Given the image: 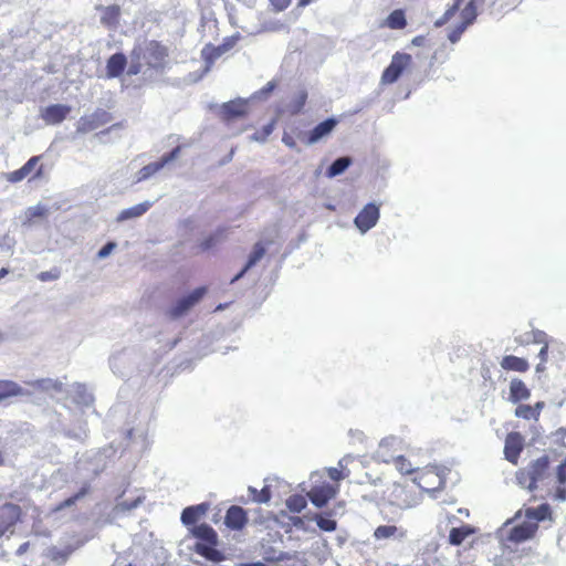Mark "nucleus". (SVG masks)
<instances>
[{
  "instance_id": "nucleus-27",
  "label": "nucleus",
  "mask_w": 566,
  "mask_h": 566,
  "mask_svg": "<svg viewBox=\"0 0 566 566\" xmlns=\"http://www.w3.org/2000/svg\"><path fill=\"white\" fill-rule=\"evenodd\" d=\"M552 511L548 504H541L538 507H528L525 510V517L528 522H535L538 525V522H542L546 518H551Z\"/></svg>"
},
{
  "instance_id": "nucleus-10",
  "label": "nucleus",
  "mask_w": 566,
  "mask_h": 566,
  "mask_svg": "<svg viewBox=\"0 0 566 566\" xmlns=\"http://www.w3.org/2000/svg\"><path fill=\"white\" fill-rule=\"evenodd\" d=\"M248 113V102L239 98L227 102L221 106L220 118L223 123L230 124L237 119L244 118Z\"/></svg>"
},
{
  "instance_id": "nucleus-11",
  "label": "nucleus",
  "mask_w": 566,
  "mask_h": 566,
  "mask_svg": "<svg viewBox=\"0 0 566 566\" xmlns=\"http://www.w3.org/2000/svg\"><path fill=\"white\" fill-rule=\"evenodd\" d=\"M525 439L517 432L512 431L506 434L504 442V457L512 464L518 463L522 451L524 450Z\"/></svg>"
},
{
  "instance_id": "nucleus-54",
  "label": "nucleus",
  "mask_w": 566,
  "mask_h": 566,
  "mask_svg": "<svg viewBox=\"0 0 566 566\" xmlns=\"http://www.w3.org/2000/svg\"><path fill=\"white\" fill-rule=\"evenodd\" d=\"M554 440L558 444L566 446V429L560 428L556 430L554 433Z\"/></svg>"
},
{
  "instance_id": "nucleus-6",
  "label": "nucleus",
  "mask_w": 566,
  "mask_h": 566,
  "mask_svg": "<svg viewBox=\"0 0 566 566\" xmlns=\"http://www.w3.org/2000/svg\"><path fill=\"white\" fill-rule=\"evenodd\" d=\"M23 511L18 504L6 502L0 505V537L13 534L14 527L22 522Z\"/></svg>"
},
{
  "instance_id": "nucleus-56",
  "label": "nucleus",
  "mask_w": 566,
  "mask_h": 566,
  "mask_svg": "<svg viewBox=\"0 0 566 566\" xmlns=\"http://www.w3.org/2000/svg\"><path fill=\"white\" fill-rule=\"evenodd\" d=\"M544 406H545V403L543 401H537L535 405L532 406L538 418L541 416V412H542Z\"/></svg>"
},
{
  "instance_id": "nucleus-26",
  "label": "nucleus",
  "mask_w": 566,
  "mask_h": 566,
  "mask_svg": "<svg viewBox=\"0 0 566 566\" xmlns=\"http://www.w3.org/2000/svg\"><path fill=\"white\" fill-rule=\"evenodd\" d=\"M265 254V248L261 242H258L253 247V251L249 255L248 262L244 268L231 280V283L241 279L248 270L254 266Z\"/></svg>"
},
{
  "instance_id": "nucleus-3",
  "label": "nucleus",
  "mask_w": 566,
  "mask_h": 566,
  "mask_svg": "<svg viewBox=\"0 0 566 566\" xmlns=\"http://www.w3.org/2000/svg\"><path fill=\"white\" fill-rule=\"evenodd\" d=\"M191 533L199 539L195 546L197 554L216 563L224 560V554L216 548L218 534L209 524L202 523L195 525Z\"/></svg>"
},
{
  "instance_id": "nucleus-48",
  "label": "nucleus",
  "mask_w": 566,
  "mask_h": 566,
  "mask_svg": "<svg viewBox=\"0 0 566 566\" xmlns=\"http://www.w3.org/2000/svg\"><path fill=\"white\" fill-rule=\"evenodd\" d=\"M468 27L469 25L464 24L463 22L458 24L448 35L450 42L457 43L461 39L463 32L467 30Z\"/></svg>"
},
{
  "instance_id": "nucleus-20",
  "label": "nucleus",
  "mask_w": 566,
  "mask_h": 566,
  "mask_svg": "<svg viewBox=\"0 0 566 566\" xmlns=\"http://www.w3.org/2000/svg\"><path fill=\"white\" fill-rule=\"evenodd\" d=\"M509 400L512 403H518L531 397V390L520 378H512L509 386Z\"/></svg>"
},
{
  "instance_id": "nucleus-5",
  "label": "nucleus",
  "mask_w": 566,
  "mask_h": 566,
  "mask_svg": "<svg viewBox=\"0 0 566 566\" xmlns=\"http://www.w3.org/2000/svg\"><path fill=\"white\" fill-rule=\"evenodd\" d=\"M411 64L412 57L410 54L396 52L391 57L390 64L384 70L380 83L382 85L394 84Z\"/></svg>"
},
{
  "instance_id": "nucleus-63",
  "label": "nucleus",
  "mask_w": 566,
  "mask_h": 566,
  "mask_svg": "<svg viewBox=\"0 0 566 566\" xmlns=\"http://www.w3.org/2000/svg\"><path fill=\"white\" fill-rule=\"evenodd\" d=\"M415 504V499L412 496H410V502L408 505L412 506Z\"/></svg>"
},
{
  "instance_id": "nucleus-51",
  "label": "nucleus",
  "mask_w": 566,
  "mask_h": 566,
  "mask_svg": "<svg viewBox=\"0 0 566 566\" xmlns=\"http://www.w3.org/2000/svg\"><path fill=\"white\" fill-rule=\"evenodd\" d=\"M48 209L43 206H36L29 209V219L42 218L46 216Z\"/></svg>"
},
{
  "instance_id": "nucleus-35",
  "label": "nucleus",
  "mask_w": 566,
  "mask_h": 566,
  "mask_svg": "<svg viewBox=\"0 0 566 566\" xmlns=\"http://www.w3.org/2000/svg\"><path fill=\"white\" fill-rule=\"evenodd\" d=\"M248 492L256 503H269L272 496L271 488L269 485L263 486L260 491L253 486H249Z\"/></svg>"
},
{
  "instance_id": "nucleus-44",
  "label": "nucleus",
  "mask_w": 566,
  "mask_h": 566,
  "mask_svg": "<svg viewBox=\"0 0 566 566\" xmlns=\"http://www.w3.org/2000/svg\"><path fill=\"white\" fill-rule=\"evenodd\" d=\"M302 132H300L297 128L294 129L293 134L284 132L282 136V142L285 146H287L291 149L296 148V137L301 138Z\"/></svg>"
},
{
  "instance_id": "nucleus-50",
  "label": "nucleus",
  "mask_w": 566,
  "mask_h": 566,
  "mask_svg": "<svg viewBox=\"0 0 566 566\" xmlns=\"http://www.w3.org/2000/svg\"><path fill=\"white\" fill-rule=\"evenodd\" d=\"M276 81H270L258 92V95L260 97H266L276 88Z\"/></svg>"
},
{
  "instance_id": "nucleus-42",
  "label": "nucleus",
  "mask_w": 566,
  "mask_h": 566,
  "mask_svg": "<svg viewBox=\"0 0 566 566\" xmlns=\"http://www.w3.org/2000/svg\"><path fill=\"white\" fill-rule=\"evenodd\" d=\"M315 521L317 526L324 532H334L337 527L335 520L327 518L322 515H316Z\"/></svg>"
},
{
  "instance_id": "nucleus-46",
  "label": "nucleus",
  "mask_w": 566,
  "mask_h": 566,
  "mask_svg": "<svg viewBox=\"0 0 566 566\" xmlns=\"http://www.w3.org/2000/svg\"><path fill=\"white\" fill-rule=\"evenodd\" d=\"M224 232L226 230L224 229H221V230H218L214 234H211L209 238H207L202 243H201V248L202 250H208L210 249L211 247H213V244L219 241L223 235H224Z\"/></svg>"
},
{
  "instance_id": "nucleus-62",
  "label": "nucleus",
  "mask_w": 566,
  "mask_h": 566,
  "mask_svg": "<svg viewBox=\"0 0 566 566\" xmlns=\"http://www.w3.org/2000/svg\"><path fill=\"white\" fill-rule=\"evenodd\" d=\"M28 546V543L23 544L20 548H19V552H22V551H25V547Z\"/></svg>"
},
{
  "instance_id": "nucleus-49",
  "label": "nucleus",
  "mask_w": 566,
  "mask_h": 566,
  "mask_svg": "<svg viewBox=\"0 0 566 566\" xmlns=\"http://www.w3.org/2000/svg\"><path fill=\"white\" fill-rule=\"evenodd\" d=\"M462 2H463V0H454V3L449 9H447L446 12L443 13V15L441 18L442 22H447L450 19H452L454 17V14L459 11Z\"/></svg>"
},
{
  "instance_id": "nucleus-14",
  "label": "nucleus",
  "mask_w": 566,
  "mask_h": 566,
  "mask_svg": "<svg viewBox=\"0 0 566 566\" xmlns=\"http://www.w3.org/2000/svg\"><path fill=\"white\" fill-rule=\"evenodd\" d=\"M537 528L538 525L535 522L524 521L521 524L514 525L509 531L506 541L515 544L522 543L532 538L535 535Z\"/></svg>"
},
{
  "instance_id": "nucleus-4",
  "label": "nucleus",
  "mask_w": 566,
  "mask_h": 566,
  "mask_svg": "<svg viewBox=\"0 0 566 566\" xmlns=\"http://www.w3.org/2000/svg\"><path fill=\"white\" fill-rule=\"evenodd\" d=\"M42 156H32L21 168L7 174L8 182L18 184L28 178L29 181L41 179L44 176V166L41 164Z\"/></svg>"
},
{
  "instance_id": "nucleus-64",
  "label": "nucleus",
  "mask_w": 566,
  "mask_h": 566,
  "mask_svg": "<svg viewBox=\"0 0 566 566\" xmlns=\"http://www.w3.org/2000/svg\"><path fill=\"white\" fill-rule=\"evenodd\" d=\"M396 491H400V492H402V491H403V488H401V486H397V488H396Z\"/></svg>"
},
{
  "instance_id": "nucleus-31",
  "label": "nucleus",
  "mask_w": 566,
  "mask_h": 566,
  "mask_svg": "<svg viewBox=\"0 0 566 566\" xmlns=\"http://www.w3.org/2000/svg\"><path fill=\"white\" fill-rule=\"evenodd\" d=\"M22 394V388L12 380H0V401Z\"/></svg>"
},
{
  "instance_id": "nucleus-34",
  "label": "nucleus",
  "mask_w": 566,
  "mask_h": 566,
  "mask_svg": "<svg viewBox=\"0 0 566 566\" xmlns=\"http://www.w3.org/2000/svg\"><path fill=\"white\" fill-rule=\"evenodd\" d=\"M307 102V92L305 90L298 91L289 104V112L292 115L301 113Z\"/></svg>"
},
{
  "instance_id": "nucleus-33",
  "label": "nucleus",
  "mask_w": 566,
  "mask_h": 566,
  "mask_svg": "<svg viewBox=\"0 0 566 566\" xmlns=\"http://www.w3.org/2000/svg\"><path fill=\"white\" fill-rule=\"evenodd\" d=\"M484 0H470L469 3L461 11V19L464 24L471 25L478 15L476 3H482Z\"/></svg>"
},
{
  "instance_id": "nucleus-59",
  "label": "nucleus",
  "mask_w": 566,
  "mask_h": 566,
  "mask_svg": "<svg viewBox=\"0 0 566 566\" xmlns=\"http://www.w3.org/2000/svg\"><path fill=\"white\" fill-rule=\"evenodd\" d=\"M8 273H9V270H8L7 268H2V269L0 270V279H1V277H3V276H6Z\"/></svg>"
},
{
  "instance_id": "nucleus-32",
  "label": "nucleus",
  "mask_w": 566,
  "mask_h": 566,
  "mask_svg": "<svg viewBox=\"0 0 566 566\" xmlns=\"http://www.w3.org/2000/svg\"><path fill=\"white\" fill-rule=\"evenodd\" d=\"M472 533H473V530L469 525L453 527L449 534V542L452 545H460Z\"/></svg>"
},
{
  "instance_id": "nucleus-25",
  "label": "nucleus",
  "mask_w": 566,
  "mask_h": 566,
  "mask_svg": "<svg viewBox=\"0 0 566 566\" xmlns=\"http://www.w3.org/2000/svg\"><path fill=\"white\" fill-rule=\"evenodd\" d=\"M102 10L101 23L107 28H116L119 23L120 7L112 4L107 7H98Z\"/></svg>"
},
{
  "instance_id": "nucleus-53",
  "label": "nucleus",
  "mask_w": 566,
  "mask_h": 566,
  "mask_svg": "<svg viewBox=\"0 0 566 566\" xmlns=\"http://www.w3.org/2000/svg\"><path fill=\"white\" fill-rule=\"evenodd\" d=\"M143 61H138V60H134L132 59V63L129 65V69H128V74L129 75H137L142 72V67H143Z\"/></svg>"
},
{
  "instance_id": "nucleus-16",
  "label": "nucleus",
  "mask_w": 566,
  "mask_h": 566,
  "mask_svg": "<svg viewBox=\"0 0 566 566\" xmlns=\"http://www.w3.org/2000/svg\"><path fill=\"white\" fill-rule=\"evenodd\" d=\"M248 521L247 511L238 505L230 506L224 516V524L233 531L243 530Z\"/></svg>"
},
{
  "instance_id": "nucleus-58",
  "label": "nucleus",
  "mask_w": 566,
  "mask_h": 566,
  "mask_svg": "<svg viewBox=\"0 0 566 566\" xmlns=\"http://www.w3.org/2000/svg\"><path fill=\"white\" fill-rule=\"evenodd\" d=\"M313 1L314 0H298L297 7L304 8V7L308 6L310 3H312Z\"/></svg>"
},
{
  "instance_id": "nucleus-13",
  "label": "nucleus",
  "mask_w": 566,
  "mask_h": 566,
  "mask_svg": "<svg viewBox=\"0 0 566 566\" xmlns=\"http://www.w3.org/2000/svg\"><path fill=\"white\" fill-rule=\"evenodd\" d=\"M379 219V208L375 203L366 205L355 218V224L361 232L371 229Z\"/></svg>"
},
{
  "instance_id": "nucleus-19",
  "label": "nucleus",
  "mask_w": 566,
  "mask_h": 566,
  "mask_svg": "<svg viewBox=\"0 0 566 566\" xmlns=\"http://www.w3.org/2000/svg\"><path fill=\"white\" fill-rule=\"evenodd\" d=\"M500 366L505 371H514L520 374H525L530 370V363L524 357H518L515 355H505L502 357L500 361Z\"/></svg>"
},
{
  "instance_id": "nucleus-8",
  "label": "nucleus",
  "mask_w": 566,
  "mask_h": 566,
  "mask_svg": "<svg viewBox=\"0 0 566 566\" xmlns=\"http://www.w3.org/2000/svg\"><path fill=\"white\" fill-rule=\"evenodd\" d=\"M113 116L109 112L97 108L90 115L82 116L77 122L76 130L86 134L111 123Z\"/></svg>"
},
{
  "instance_id": "nucleus-21",
  "label": "nucleus",
  "mask_w": 566,
  "mask_h": 566,
  "mask_svg": "<svg viewBox=\"0 0 566 566\" xmlns=\"http://www.w3.org/2000/svg\"><path fill=\"white\" fill-rule=\"evenodd\" d=\"M127 65V59L123 53H115L111 55L106 63V74L107 77L114 78L118 77L125 71Z\"/></svg>"
},
{
  "instance_id": "nucleus-1",
  "label": "nucleus",
  "mask_w": 566,
  "mask_h": 566,
  "mask_svg": "<svg viewBox=\"0 0 566 566\" xmlns=\"http://www.w3.org/2000/svg\"><path fill=\"white\" fill-rule=\"evenodd\" d=\"M551 458L544 454L517 471L516 480L522 488L531 492L542 491L539 499L552 497L557 501L566 500V459L557 465L556 475L551 471Z\"/></svg>"
},
{
  "instance_id": "nucleus-22",
  "label": "nucleus",
  "mask_w": 566,
  "mask_h": 566,
  "mask_svg": "<svg viewBox=\"0 0 566 566\" xmlns=\"http://www.w3.org/2000/svg\"><path fill=\"white\" fill-rule=\"evenodd\" d=\"M418 486L427 492L434 491L441 485V480L433 471H422L415 478Z\"/></svg>"
},
{
  "instance_id": "nucleus-60",
  "label": "nucleus",
  "mask_w": 566,
  "mask_h": 566,
  "mask_svg": "<svg viewBox=\"0 0 566 566\" xmlns=\"http://www.w3.org/2000/svg\"><path fill=\"white\" fill-rule=\"evenodd\" d=\"M4 463H6V459H4L3 452L0 450V468L3 467Z\"/></svg>"
},
{
  "instance_id": "nucleus-15",
  "label": "nucleus",
  "mask_w": 566,
  "mask_h": 566,
  "mask_svg": "<svg viewBox=\"0 0 566 566\" xmlns=\"http://www.w3.org/2000/svg\"><path fill=\"white\" fill-rule=\"evenodd\" d=\"M71 113V107L63 104H52L41 111V118L48 125L62 123Z\"/></svg>"
},
{
  "instance_id": "nucleus-9",
  "label": "nucleus",
  "mask_w": 566,
  "mask_h": 566,
  "mask_svg": "<svg viewBox=\"0 0 566 566\" xmlns=\"http://www.w3.org/2000/svg\"><path fill=\"white\" fill-rule=\"evenodd\" d=\"M207 293L206 286L195 289L187 296L178 300L176 304L169 308L168 316L171 319H177L185 315L191 307H193Z\"/></svg>"
},
{
  "instance_id": "nucleus-57",
  "label": "nucleus",
  "mask_w": 566,
  "mask_h": 566,
  "mask_svg": "<svg viewBox=\"0 0 566 566\" xmlns=\"http://www.w3.org/2000/svg\"><path fill=\"white\" fill-rule=\"evenodd\" d=\"M70 555V552H57L56 555L53 557V559L61 558L62 560H66Z\"/></svg>"
},
{
  "instance_id": "nucleus-7",
  "label": "nucleus",
  "mask_w": 566,
  "mask_h": 566,
  "mask_svg": "<svg viewBox=\"0 0 566 566\" xmlns=\"http://www.w3.org/2000/svg\"><path fill=\"white\" fill-rule=\"evenodd\" d=\"M339 492V484H332L321 481L312 485L307 492V497L316 507L325 506L331 500L335 499Z\"/></svg>"
},
{
  "instance_id": "nucleus-39",
  "label": "nucleus",
  "mask_w": 566,
  "mask_h": 566,
  "mask_svg": "<svg viewBox=\"0 0 566 566\" xmlns=\"http://www.w3.org/2000/svg\"><path fill=\"white\" fill-rule=\"evenodd\" d=\"M537 344L542 345V348L539 349V353H538L539 363L536 366V371L542 373L545 370V368H546L545 364L548 360V336L546 333L544 336V342L537 343Z\"/></svg>"
},
{
  "instance_id": "nucleus-18",
  "label": "nucleus",
  "mask_w": 566,
  "mask_h": 566,
  "mask_svg": "<svg viewBox=\"0 0 566 566\" xmlns=\"http://www.w3.org/2000/svg\"><path fill=\"white\" fill-rule=\"evenodd\" d=\"M179 148L172 149L168 155L164 156L159 161L150 163L146 166H144L139 171L137 176V181H143L158 172L167 163L172 160L176 155L178 154Z\"/></svg>"
},
{
  "instance_id": "nucleus-52",
  "label": "nucleus",
  "mask_w": 566,
  "mask_h": 566,
  "mask_svg": "<svg viewBox=\"0 0 566 566\" xmlns=\"http://www.w3.org/2000/svg\"><path fill=\"white\" fill-rule=\"evenodd\" d=\"M327 474H328L329 479L334 481L333 484H338V482L345 478L343 472L340 470H338L337 468H328Z\"/></svg>"
},
{
  "instance_id": "nucleus-45",
  "label": "nucleus",
  "mask_w": 566,
  "mask_h": 566,
  "mask_svg": "<svg viewBox=\"0 0 566 566\" xmlns=\"http://www.w3.org/2000/svg\"><path fill=\"white\" fill-rule=\"evenodd\" d=\"M61 276V270L59 268H53L50 271L40 272L36 277L41 282L55 281Z\"/></svg>"
},
{
  "instance_id": "nucleus-55",
  "label": "nucleus",
  "mask_w": 566,
  "mask_h": 566,
  "mask_svg": "<svg viewBox=\"0 0 566 566\" xmlns=\"http://www.w3.org/2000/svg\"><path fill=\"white\" fill-rule=\"evenodd\" d=\"M115 248V243L113 242H108L106 243L99 251H98V256L99 258H105L107 256L111 251Z\"/></svg>"
},
{
  "instance_id": "nucleus-40",
  "label": "nucleus",
  "mask_w": 566,
  "mask_h": 566,
  "mask_svg": "<svg viewBox=\"0 0 566 566\" xmlns=\"http://www.w3.org/2000/svg\"><path fill=\"white\" fill-rule=\"evenodd\" d=\"M350 164L347 157L336 159L328 168V175L334 177L342 174Z\"/></svg>"
},
{
  "instance_id": "nucleus-61",
  "label": "nucleus",
  "mask_w": 566,
  "mask_h": 566,
  "mask_svg": "<svg viewBox=\"0 0 566 566\" xmlns=\"http://www.w3.org/2000/svg\"><path fill=\"white\" fill-rule=\"evenodd\" d=\"M241 566H265V565L261 562H258V563H252V564H243Z\"/></svg>"
},
{
  "instance_id": "nucleus-43",
  "label": "nucleus",
  "mask_w": 566,
  "mask_h": 566,
  "mask_svg": "<svg viewBox=\"0 0 566 566\" xmlns=\"http://www.w3.org/2000/svg\"><path fill=\"white\" fill-rule=\"evenodd\" d=\"M275 123L276 120L275 119H272L269 124H266L265 126L262 127V129L260 132H256L254 135H253V139L254 140H258V142H264L266 140V138L273 133L274 128H275Z\"/></svg>"
},
{
  "instance_id": "nucleus-24",
  "label": "nucleus",
  "mask_w": 566,
  "mask_h": 566,
  "mask_svg": "<svg viewBox=\"0 0 566 566\" xmlns=\"http://www.w3.org/2000/svg\"><path fill=\"white\" fill-rule=\"evenodd\" d=\"M407 536V531L395 525H379L374 531L376 539L398 538L402 539Z\"/></svg>"
},
{
  "instance_id": "nucleus-17",
  "label": "nucleus",
  "mask_w": 566,
  "mask_h": 566,
  "mask_svg": "<svg viewBox=\"0 0 566 566\" xmlns=\"http://www.w3.org/2000/svg\"><path fill=\"white\" fill-rule=\"evenodd\" d=\"M337 120L335 118H327L324 122L317 124L305 137V143L312 145L329 135L336 127Z\"/></svg>"
},
{
  "instance_id": "nucleus-29",
  "label": "nucleus",
  "mask_w": 566,
  "mask_h": 566,
  "mask_svg": "<svg viewBox=\"0 0 566 566\" xmlns=\"http://www.w3.org/2000/svg\"><path fill=\"white\" fill-rule=\"evenodd\" d=\"M151 207V203L148 201L138 203L134 207H130L128 209H124L120 211V213L117 217V221H125L132 218H137L146 213L149 208Z\"/></svg>"
},
{
  "instance_id": "nucleus-2",
  "label": "nucleus",
  "mask_w": 566,
  "mask_h": 566,
  "mask_svg": "<svg viewBox=\"0 0 566 566\" xmlns=\"http://www.w3.org/2000/svg\"><path fill=\"white\" fill-rule=\"evenodd\" d=\"M132 59L143 61L149 70L164 71L168 65L169 49L157 40H149L144 48H134Z\"/></svg>"
},
{
  "instance_id": "nucleus-38",
  "label": "nucleus",
  "mask_w": 566,
  "mask_h": 566,
  "mask_svg": "<svg viewBox=\"0 0 566 566\" xmlns=\"http://www.w3.org/2000/svg\"><path fill=\"white\" fill-rule=\"evenodd\" d=\"M514 415L517 418H522V419H525V420H535V421H537L539 419L537 417V415L535 413V411H534V409H533V407L531 405L520 403L515 408Z\"/></svg>"
},
{
  "instance_id": "nucleus-41",
  "label": "nucleus",
  "mask_w": 566,
  "mask_h": 566,
  "mask_svg": "<svg viewBox=\"0 0 566 566\" xmlns=\"http://www.w3.org/2000/svg\"><path fill=\"white\" fill-rule=\"evenodd\" d=\"M394 464L401 474H411L415 472L411 462L403 455L396 457L394 459Z\"/></svg>"
},
{
  "instance_id": "nucleus-23",
  "label": "nucleus",
  "mask_w": 566,
  "mask_h": 566,
  "mask_svg": "<svg viewBox=\"0 0 566 566\" xmlns=\"http://www.w3.org/2000/svg\"><path fill=\"white\" fill-rule=\"evenodd\" d=\"M209 510L208 503H201L184 509L181 513V522L185 525H195L198 520L203 516Z\"/></svg>"
},
{
  "instance_id": "nucleus-37",
  "label": "nucleus",
  "mask_w": 566,
  "mask_h": 566,
  "mask_svg": "<svg viewBox=\"0 0 566 566\" xmlns=\"http://www.w3.org/2000/svg\"><path fill=\"white\" fill-rule=\"evenodd\" d=\"M88 492H90V485L88 484L83 485L76 494H74L73 496H70V497L65 499L64 501H62L61 503H59L55 511H61L65 507H70L72 505H74L80 499L85 496Z\"/></svg>"
},
{
  "instance_id": "nucleus-47",
  "label": "nucleus",
  "mask_w": 566,
  "mask_h": 566,
  "mask_svg": "<svg viewBox=\"0 0 566 566\" xmlns=\"http://www.w3.org/2000/svg\"><path fill=\"white\" fill-rule=\"evenodd\" d=\"M292 0H269V6L272 12H282L287 9Z\"/></svg>"
},
{
  "instance_id": "nucleus-30",
  "label": "nucleus",
  "mask_w": 566,
  "mask_h": 566,
  "mask_svg": "<svg viewBox=\"0 0 566 566\" xmlns=\"http://www.w3.org/2000/svg\"><path fill=\"white\" fill-rule=\"evenodd\" d=\"M385 25L391 30H401L407 25L406 14L402 9H396L389 13L385 21Z\"/></svg>"
},
{
  "instance_id": "nucleus-28",
  "label": "nucleus",
  "mask_w": 566,
  "mask_h": 566,
  "mask_svg": "<svg viewBox=\"0 0 566 566\" xmlns=\"http://www.w3.org/2000/svg\"><path fill=\"white\" fill-rule=\"evenodd\" d=\"M545 332L539 329H532L522 335H517L514 337V342L522 347L528 346L531 344H537L544 342Z\"/></svg>"
},
{
  "instance_id": "nucleus-12",
  "label": "nucleus",
  "mask_w": 566,
  "mask_h": 566,
  "mask_svg": "<svg viewBox=\"0 0 566 566\" xmlns=\"http://www.w3.org/2000/svg\"><path fill=\"white\" fill-rule=\"evenodd\" d=\"M237 38L228 36L223 39V42L220 45L207 44L201 51L202 59L212 64L220 56L229 52L237 43Z\"/></svg>"
},
{
  "instance_id": "nucleus-36",
  "label": "nucleus",
  "mask_w": 566,
  "mask_h": 566,
  "mask_svg": "<svg viewBox=\"0 0 566 566\" xmlns=\"http://www.w3.org/2000/svg\"><path fill=\"white\" fill-rule=\"evenodd\" d=\"M306 505L307 500L301 494H293L286 500V506L293 513H301Z\"/></svg>"
}]
</instances>
